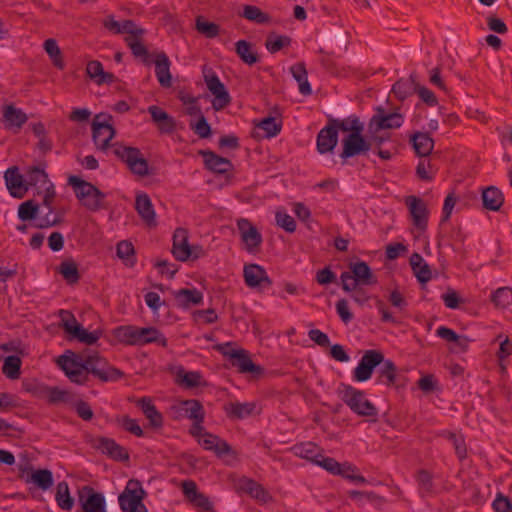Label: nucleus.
I'll return each instance as SVG.
<instances>
[{
    "label": "nucleus",
    "mask_w": 512,
    "mask_h": 512,
    "mask_svg": "<svg viewBox=\"0 0 512 512\" xmlns=\"http://www.w3.org/2000/svg\"><path fill=\"white\" fill-rule=\"evenodd\" d=\"M243 277L245 284L260 292L272 286V280L266 270L258 264H246L243 268Z\"/></svg>",
    "instance_id": "obj_14"
},
{
    "label": "nucleus",
    "mask_w": 512,
    "mask_h": 512,
    "mask_svg": "<svg viewBox=\"0 0 512 512\" xmlns=\"http://www.w3.org/2000/svg\"><path fill=\"white\" fill-rule=\"evenodd\" d=\"M178 378L180 379V383L187 388L197 387L200 384L201 375L195 371L189 372H179Z\"/></svg>",
    "instance_id": "obj_61"
},
{
    "label": "nucleus",
    "mask_w": 512,
    "mask_h": 512,
    "mask_svg": "<svg viewBox=\"0 0 512 512\" xmlns=\"http://www.w3.org/2000/svg\"><path fill=\"white\" fill-rule=\"evenodd\" d=\"M196 29L207 38H213L219 33V26L217 24L205 21L202 17L196 19Z\"/></svg>",
    "instance_id": "obj_56"
},
{
    "label": "nucleus",
    "mask_w": 512,
    "mask_h": 512,
    "mask_svg": "<svg viewBox=\"0 0 512 512\" xmlns=\"http://www.w3.org/2000/svg\"><path fill=\"white\" fill-rule=\"evenodd\" d=\"M350 271L343 272L340 276L342 289L346 292H351L356 289L358 285H371L376 283L373 273L364 261L350 263Z\"/></svg>",
    "instance_id": "obj_7"
},
{
    "label": "nucleus",
    "mask_w": 512,
    "mask_h": 512,
    "mask_svg": "<svg viewBox=\"0 0 512 512\" xmlns=\"http://www.w3.org/2000/svg\"><path fill=\"white\" fill-rule=\"evenodd\" d=\"M290 72L298 83L300 93L304 96L311 95L312 89L308 82L305 64L302 62L294 64L291 66Z\"/></svg>",
    "instance_id": "obj_37"
},
{
    "label": "nucleus",
    "mask_w": 512,
    "mask_h": 512,
    "mask_svg": "<svg viewBox=\"0 0 512 512\" xmlns=\"http://www.w3.org/2000/svg\"><path fill=\"white\" fill-rule=\"evenodd\" d=\"M290 43L291 39L288 36L271 34L267 37L265 46L270 53H276Z\"/></svg>",
    "instance_id": "obj_54"
},
{
    "label": "nucleus",
    "mask_w": 512,
    "mask_h": 512,
    "mask_svg": "<svg viewBox=\"0 0 512 512\" xmlns=\"http://www.w3.org/2000/svg\"><path fill=\"white\" fill-rule=\"evenodd\" d=\"M392 91L398 99H406L409 95L416 91V83L413 75H411L409 79H401L397 81L393 85Z\"/></svg>",
    "instance_id": "obj_45"
},
{
    "label": "nucleus",
    "mask_w": 512,
    "mask_h": 512,
    "mask_svg": "<svg viewBox=\"0 0 512 512\" xmlns=\"http://www.w3.org/2000/svg\"><path fill=\"white\" fill-rule=\"evenodd\" d=\"M226 411L230 418L237 420L245 419L249 416L260 413V409L256 402H230L229 405L226 406Z\"/></svg>",
    "instance_id": "obj_25"
},
{
    "label": "nucleus",
    "mask_w": 512,
    "mask_h": 512,
    "mask_svg": "<svg viewBox=\"0 0 512 512\" xmlns=\"http://www.w3.org/2000/svg\"><path fill=\"white\" fill-rule=\"evenodd\" d=\"M146 492L142 488L140 481L130 479L124 491L119 495L118 502L123 512H148L142 503Z\"/></svg>",
    "instance_id": "obj_8"
},
{
    "label": "nucleus",
    "mask_w": 512,
    "mask_h": 512,
    "mask_svg": "<svg viewBox=\"0 0 512 512\" xmlns=\"http://www.w3.org/2000/svg\"><path fill=\"white\" fill-rule=\"evenodd\" d=\"M219 438L208 432H205L202 437L198 439V443L206 450H213L219 457L224 453L218 443Z\"/></svg>",
    "instance_id": "obj_55"
},
{
    "label": "nucleus",
    "mask_w": 512,
    "mask_h": 512,
    "mask_svg": "<svg viewBox=\"0 0 512 512\" xmlns=\"http://www.w3.org/2000/svg\"><path fill=\"white\" fill-rule=\"evenodd\" d=\"M79 503L82 512H106L104 495L90 486H84L79 491Z\"/></svg>",
    "instance_id": "obj_16"
},
{
    "label": "nucleus",
    "mask_w": 512,
    "mask_h": 512,
    "mask_svg": "<svg viewBox=\"0 0 512 512\" xmlns=\"http://www.w3.org/2000/svg\"><path fill=\"white\" fill-rule=\"evenodd\" d=\"M22 361L20 357L11 355L4 359L2 373L9 379L15 380L20 377Z\"/></svg>",
    "instance_id": "obj_48"
},
{
    "label": "nucleus",
    "mask_w": 512,
    "mask_h": 512,
    "mask_svg": "<svg viewBox=\"0 0 512 512\" xmlns=\"http://www.w3.org/2000/svg\"><path fill=\"white\" fill-rule=\"evenodd\" d=\"M416 154L420 157H426L431 154L434 148V140L425 132H416L410 138Z\"/></svg>",
    "instance_id": "obj_35"
},
{
    "label": "nucleus",
    "mask_w": 512,
    "mask_h": 512,
    "mask_svg": "<svg viewBox=\"0 0 512 512\" xmlns=\"http://www.w3.org/2000/svg\"><path fill=\"white\" fill-rule=\"evenodd\" d=\"M148 112L162 133H171L175 129L174 119L162 108L152 105L148 107Z\"/></svg>",
    "instance_id": "obj_30"
},
{
    "label": "nucleus",
    "mask_w": 512,
    "mask_h": 512,
    "mask_svg": "<svg viewBox=\"0 0 512 512\" xmlns=\"http://www.w3.org/2000/svg\"><path fill=\"white\" fill-rule=\"evenodd\" d=\"M235 50L239 58L247 65H253L259 61L258 53L253 45L246 40H239L235 44Z\"/></svg>",
    "instance_id": "obj_39"
},
{
    "label": "nucleus",
    "mask_w": 512,
    "mask_h": 512,
    "mask_svg": "<svg viewBox=\"0 0 512 512\" xmlns=\"http://www.w3.org/2000/svg\"><path fill=\"white\" fill-rule=\"evenodd\" d=\"M172 294L175 298L177 306L181 308L196 306L201 304L203 301V294L196 288H183L173 291Z\"/></svg>",
    "instance_id": "obj_27"
},
{
    "label": "nucleus",
    "mask_w": 512,
    "mask_h": 512,
    "mask_svg": "<svg viewBox=\"0 0 512 512\" xmlns=\"http://www.w3.org/2000/svg\"><path fill=\"white\" fill-rule=\"evenodd\" d=\"M199 154L204 159L205 167L216 173H224V158L209 150H200Z\"/></svg>",
    "instance_id": "obj_46"
},
{
    "label": "nucleus",
    "mask_w": 512,
    "mask_h": 512,
    "mask_svg": "<svg viewBox=\"0 0 512 512\" xmlns=\"http://www.w3.org/2000/svg\"><path fill=\"white\" fill-rule=\"evenodd\" d=\"M141 37L142 35H130L125 38V42L135 57L141 58L145 64H150V55L147 48L140 41Z\"/></svg>",
    "instance_id": "obj_42"
},
{
    "label": "nucleus",
    "mask_w": 512,
    "mask_h": 512,
    "mask_svg": "<svg viewBox=\"0 0 512 512\" xmlns=\"http://www.w3.org/2000/svg\"><path fill=\"white\" fill-rule=\"evenodd\" d=\"M338 395L341 400L351 409L352 412L361 417H376L377 408L371 403L363 391L350 385L341 384L338 388Z\"/></svg>",
    "instance_id": "obj_5"
},
{
    "label": "nucleus",
    "mask_w": 512,
    "mask_h": 512,
    "mask_svg": "<svg viewBox=\"0 0 512 512\" xmlns=\"http://www.w3.org/2000/svg\"><path fill=\"white\" fill-rule=\"evenodd\" d=\"M27 119V115L20 108H16L14 105H5L3 107V122L6 128H17L19 130L26 123Z\"/></svg>",
    "instance_id": "obj_33"
},
{
    "label": "nucleus",
    "mask_w": 512,
    "mask_h": 512,
    "mask_svg": "<svg viewBox=\"0 0 512 512\" xmlns=\"http://www.w3.org/2000/svg\"><path fill=\"white\" fill-rule=\"evenodd\" d=\"M403 124V117L400 113H385L383 108H378L377 113L371 118L369 130L377 132L382 129H395Z\"/></svg>",
    "instance_id": "obj_17"
},
{
    "label": "nucleus",
    "mask_w": 512,
    "mask_h": 512,
    "mask_svg": "<svg viewBox=\"0 0 512 512\" xmlns=\"http://www.w3.org/2000/svg\"><path fill=\"white\" fill-rule=\"evenodd\" d=\"M113 336L122 344L141 346L139 327L133 325L118 326L113 330Z\"/></svg>",
    "instance_id": "obj_28"
},
{
    "label": "nucleus",
    "mask_w": 512,
    "mask_h": 512,
    "mask_svg": "<svg viewBox=\"0 0 512 512\" xmlns=\"http://www.w3.org/2000/svg\"><path fill=\"white\" fill-rule=\"evenodd\" d=\"M256 127L264 131L265 137L271 138L280 133L282 123L277 118L268 116L260 120Z\"/></svg>",
    "instance_id": "obj_49"
},
{
    "label": "nucleus",
    "mask_w": 512,
    "mask_h": 512,
    "mask_svg": "<svg viewBox=\"0 0 512 512\" xmlns=\"http://www.w3.org/2000/svg\"><path fill=\"white\" fill-rule=\"evenodd\" d=\"M203 77L209 91L216 97V100L213 102L215 109L224 108V84L210 67H203Z\"/></svg>",
    "instance_id": "obj_18"
},
{
    "label": "nucleus",
    "mask_w": 512,
    "mask_h": 512,
    "mask_svg": "<svg viewBox=\"0 0 512 512\" xmlns=\"http://www.w3.org/2000/svg\"><path fill=\"white\" fill-rule=\"evenodd\" d=\"M7 189L14 198L21 199L25 196L28 188L24 184L23 176L17 167L8 168L4 174Z\"/></svg>",
    "instance_id": "obj_20"
},
{
    "label": "nucleus",
    "mask_w": 512,
    "mask_h": 512,
    "mask_svg": "<svg viewBox=\"0 0 512 512\" xmlns=\"http://www.w3.org/2000/svg\"><path fill=\"white\" fill-rule=\"evenodd\" d=\"M494 305L500 309H506L512 304V289L510 287L498 288L491 297Z\"/></svg>",
    "instance_id": "obj_50"
},
{
    "label": "nucleus",
    "mask_w": 512,
    "mask_h": 512,
    "mask_svg": "<svg viewBox=\"0 0 512 512\" xmlns=\"http://www.w3.org/2000/svg\"><path fill=\"white\" fill-rule=\"evenodd\" d=\"M111 116L103 114L96 115L92 123V136L96 147L99 150L105 151L109 147V143L115 135V129L112 124L107 120H110Z\"/></svg>",
    "instance_id": "obj_11"
},
{
    "label": "nucleus",
    "mask_w": 512,
    "mask_h": 512,
    "mask_svg": "<svg viewBox=\"0 0 512 512\" xmlns=\"http://www.w3.org/2000/svg\"><path fill=\"white\" fill-rule=\"evenodd\" d=\"M316 465L324 468L326 471L333 475H339L343 463H339L334 458L331 457H325L323 453H321V457H319L318 462H316Z\"/></svg>",
    "instance_id": "obj_58"
},
{
    "label": "nucleus",
    "mask_w": 512,
    "mask_h": 512,
    "mask_svg": "<svg viewBox=\"0 0 512 512\" xmlns=\"http://www.w3.org/2000/svg\"><path fill=\"white\" fill-rule=\"evenodd\" d=\"M59 272L69 284H75L80 279L78 267L73 261H63L60 264Z\"/></svg>",
    "instance_id": "obj_51"
},
{
    "label": "nucleus",
    "mask_w": 512,
    "mask_h": 512,
    "mask_svg": "<svg viewBox=\"0 0 512 512\" xmlns=\"http://www.w3.org/2000/svg\"><path fill=\"white\" fill-rule=\"evenodd\" d=\"M290 451L299 458L306 459L313 464L318 462L321 457L322 449L313 442H303L295 444Z\"/></svg>",
    "instance_id": "obj_31"
},
{
    "label": "nucleus",
    "mask_w": 512,
    "mask_h": 512,
    "mask_svg": "<svg viewBox=\"0 0 512 512\" xmlns=\"http://www.w3.org/2000/svg\"><path fill=\"white\" fill-rule=\"evenodd\" d=\"M226 361L229 367L249 380H258L265 375V368L253 361L248 350L231 342H226Z\"/></svg>",
    "instance_id": "obj_4"
},
{
    "label": "nucleus",
    "mask_w": 512,
    "mask_h": 512,
    "mask_svg": "<svg viewBox=\"0 0 512 512\" xmlns=\"http://www.w3.org/2000/svg\"><path fill=\"white\" fill-rule=\"evenodd\" d=\"M155 74L159 84L164 88H169L172 85V75L170 73L171 62L165 52H158L155 54Z\"/></svg>",
    "instance_id": "obj_23"
},
{
    "label": "nucleus",
    "mask_w": 512,
    "mask_h": 512,
    "mask_svg": "<svg viewBox=\"0 0 512 512\" xmlns=\"http://www.w3.org/2000/svg\"><path fill=\"white\" fill-rule=\"evenodd\" d=\"M172 254L178 261H186L192 254L188 243V233L183 228H177L173 234Z\"/></svg>",
    "instance_id": "obj_21"
},
{
    "label": "nucleus",
    "mask_w": 512,
    "mask_h": 512,
    "mask_svg": "<svg viewBox=\"0 0 512 512\" xmlns=\"http://www.w3.org/2000/svg\"><path fill=\"white\" fill-rule=\"evenodd\" d=\"M137 406L142 410L145 417L149 420L150 426L160 428L163 425V416L157 410L152 400L147 397L141 398L137 402Z\"/></svg>",
    "instance_id": "obj_34"
},
{
    "label": "nucleus",
    "mask_w": 512,
    "mask_h": 512,
    "mask_svg": "<svg viewBox=\"0 0 512 512\" xmlns=\"http://www.w3.org/2000/svg\"><path fill=\"white\" fill-rule=\"evenodd\" d=\"M117 422L127 432H130L137 437L143 436V430L137 420L132 419L129 416H122L117 418Z\"/></svg>",
    "instance_id": "obj_57"
},
{
    "label": "nucleus",
    "mask_w": 512,
    "mask_h": 512,
    "mask_svg": "<svg viewBox=\"0 0 512 512\" xmlns=\"http://www.w3.org/2000/svg\"><path fill=\"white\" fill-rule=\"evenodd\" d=\"M57 364L64 371L68 379L78 385H84L89 381V374L102 382L117 381L124 373L111 366L98 352L90 354H77L67 350L59 356Z\"/></svg>",
    "instance_id": "obj_1"
},
{
    "label": "nucleus",
    "mask_w": 512,
    "mask_h": 512,
    "mask_svg": "<svg viewBox=\"0 0 512 512\" xmlns=\"http://www.w3.org/2000/svg\"><path fill=\"white\" fill-rule=\"evenodd\" d=\"M447 437L452 442L458 458L460 460L465 459L467 456V449L463 437L455 433H448Z\"/></svg>",
    "instance_id": "obj_62"
},
{
    "label": "nucleus",
    "mask_w": 512,
    "mask_h": 512,
    "mask_svg": "<svg viewBox=\"0 0 512 512\" xmlns=\"http://www.w3.org/2000/svg\"><path fill=\"white\" fill-rule=\"evenodd\" d=\"M113 153L121 159L133 174L144 177L149 175V164L140 149L121 144H114Z\"/></svg>",
    "instance_id": "obj_9"
},
{
    "label": "nucleus",
    "mask_w": 512,
    "mask_h": 512,
    "mask_svg": "<svg viewBox=\"0 0 512 512\" xmlns=\"http://www.w3.org/2000/svg\"><path fill=\"white\" fill-rule=\"evenodd\" d=\"M27 177H28V180H27L28 184L33 185V186L37 185L38 183H46L47 178H48L45 171L36 166L31 167L28 170Z\"/></svg>",
    "instance_id": "obj_64"
},
{
    "label": "nucleus",
    "mask_w": 512,
    "mask_h": 512,
    "mask_svg": "<svg viewBox=\"0 0 512 512\" xmlns=\"http://www.w3.org/2000/svg\"><path fill=\"white\" fill-rule=\"evenodd\" d=\"M356 472V466L348 462H344L339 475L355 483H365L366 479L363 476L356 474Z\"/></svg>",
    "instance_id": "obj_60"
},
{
    "label": "nucleus",
    "mask_w": 512,
    "mask_h": 512,
    "mask_svg": "<svg viewBox=\"0 0 512 512\" xmlns=\"http://www.w3.org/2000/svg\"><path fill=\"white\" fill-rule=\"evenodd\" d=\"M55 500L57 505L65 511H70L73 508L74 499L70 496L67 482L62 481L57 484Z\"/></svg>",
    "instance_id": "obj_43"
},
{
    "label": "nucleus",
    "mask_w": 512,
    "mask_h": 512,
    "mask_svg": "<svg viewBox=\"0 0 512 512\" xmlns=\"http://www.w3.org/2000/svg\"><path fill=\"white\" fill-rule=\"evenodd\" d=\"M240 15L245 19L257 24H266L271 20L267 13L263 12L260 8L254 5H244L243 12Z\"/></svg>",
    "instance_id": "obj_47"
},
{
    "label": "nucleus",
    "mask_w": 512,
    "mask_h": 512,
    "mask_svg": "<svg viewBox=\"0 0 512 512\" xmlns=\"http://www.w3.org/2000/svg\"><path fill=\"white\" fill-rule=\"evenodd\" d=\"M481 199L483 207L490 211H499L504 204V194L496 186H489L483 189Z\"/></svg>",
    "instance_id": "obj_29"
},
{
    "label": "nucleus",
    "mask_w": 512,
    "mask_h": 512,
    "mask_svg": "<svg viewBox=\"0 0 512 512\" xmlns=\"http://www.w3.org/2000/svg\"><path fill=\"white\" fill-rule=\"evenodd\" d=\"M465 241V234L460 227H452L448 236L442 238V242L450 246L454 251H459Z\"/></svg>",
    "instance_id": "obj_52"
},
{
    "label": "nucleus",
    "mask_w": 512,
    "mask_h": 512,
    "mask_svg": "<svg viewBox=\"0 0 512 512\" xmlns=\"http://www.w3.org/2000/svg\"><path fill=\"white\" fill-rule=\"evenodd\" d=\"M26 483H33L43 491L50 489L53 486L54 480L52 472L48 469H39L26 478Z\"/></svg>",
    "instance_id": "obj_40"
},
{
    "label": "nucleus",
    "mask_w": 512,
    "mask_h": 512,
    "mask_svg": "<svg viewBox=\"0 0 512 512\" xmlns=\"http://www.w3.org/2000/svg\"><path fill=\"white\" fill-rule=\"evenodd\" d=\"M97 442V448L112 459L117 461H127L129 459L127 450L121 445L117 444L115 440L106 437H100Z\"/></svg>",
    "instance_id": "obj_26"
},
{
    "label": "nucleus",
    "mask_w": 512,
    "mask_h": 512,
    "mask_svg": "<svg viewBox=\"0 0 512 512\" xmlns=\"http://www.w3.org/2000/svg\"><path fill=\"white\" fill-rule=\"evenodd\" d=\"M60 327L68 334V339L78 340L86 345H94L102 336V331L88 332L78 323L74 314L68 310L59 311Z\"/></svg>",
    "instance_id": "obj_6"
},
{
    "label": "nucleus",
    "mask_w": 512,
    "mask_h": 512,
    "mask_svg": "<svg viewBox=\"0 0 512 512\" xmlns=\"http://www.w3.org/2000/svg\"><path fill=\"white\" fill-rule=\"evenodd\" d=\"M340 131L347 133L342 139V152L340 157L344 160L359 155H365L371 149V142L366 140L362 133L364 124L356 116H349L339 122Z\"/></svg>",
    "instance_id": "obj_2"
},
{
    "label": "nucleus",
    "mask_w": 512,
    "mask_h": 512,
    "mask_svg": "<svg viewBox=\"0 0 512 512\" xmlns=\"http://www.w3.org/2000/svg\"><path fill=\"white\" fill-rule=\"evenodd\" d=\"M68 184L72 187L76 198L86 210L98 212L108 209L107 194L94 184L75 175L68 178Z\"/></svg>",
    "instance_id": "obj_3"
},
{
    "label": "nucleus",
    "mask_w": 512,
    "mask_h": 512,
    "mask_svg": "<svg viewBox=\"0 0 512 512\" xmlns=\"http://www.w3.org/2000/svg\"><path fill=\"white\" fill-rule=\"evenodd\" d=\"M39 211V205L33 200H27L18 207V217L22 221L33 220Z\"/></svg>",
    "instance_id": "obj_53"
},
{
    "label": "nucleus",
    "mask_w": 512,
    "mask_h": 512,
    "mask_svg": "<svg viewBox=\"0 0 512 512\" xmlns=\"http://www.w3.org/2000/svg\"><path fill=\"white\" fill-rule=\"evenodd\" d=\"M339 122L341 119H330L317 135V150L320 154L332 152L338 143Z\"/></svg>",
    "instance_id": "obj_15"
},
{
    "label": "nucleus",
    "mask_w": 512,
    "mask_h": 512,
    "mask_svg": "<svg viewBox=\"0 0 512 512\" xmlns=\"http://www.w3.org/2000/svg\"><path fill=\"white\" fill-rule=\"evenodd\" d=\"M180 415L191 420L204 418L205 413L202 404L196 399L181 401L179 404Z\"/></svg>",
    "instance_id": "obj_36"
},
{
    "label": "nucleus",
    "mask_w": 512,
    "mask_h": 512,
    "mask_svg": "<svg viewBox=\"0 0 512 512\" xmlns=\"http://www.w3.org/2000/svg\"><path fill=\"white\" fill-rule=\"evenodd\" d=\"M27 391L39 397L47 398L51 404H57L66 400L67 392L58 387H48L44 385H35L33 388L27 387Z\"/></svg>",
    "instance_id": "obj_32"
},
{
    "label": "nucleus",
    "mask_w": 512,
    "mask_h": 512,
    "mask_svg": "<svg viewBox=\"0 0 512 512\" xmlns=\"http://www.w3.org/2000/svg\"><path fill=\"white\" fill-rule=\"evenodd\" d=\"M383 362V353L378 350H367L361 357L353 371V378L357 382H364L371 378L373 370Z\"/></svg>",
    "instance_id": "obj_13"
},
{
    "label": "nucleus",
    "mask_w": 512,
    "mask_h": 512,
    "mask_svg": "<svg viewBox=\"0 0 512 512\" xmlns=\"http://www.w3.org/2000/svg\"><path fill=\"white\" fill-rule=\"evenodd\" d=\"M45 52L50 57L53 65L58 69L62 70L65 67L64 60L62 57L61 50L55 39L49 38L45 40L43 44Z\"/></svg>",
    "instance_id": "obj_44"
},
{
    "label": "nucleus",
    "mask_w": 512,
    "mask_h": 512,
    "mask_svg": "<svg viewBox=\"0 0 512 512\" xmlns=\"http://www.w3.org/2000/svg\"><path fill=\"white\" fill-rule=\"evenodd\" d=\"M135 209L147 226L155 227L157 225L153 204L146 193L136 196Z\"/></svg>",
    "instance_id": "obj_24"
},
{
    "label": "nucleus",
    "mask_w": 512,
    "mask_h": 512,
    "mask_svg": "<svg viewBox=\"0 0 512 512\" xmlns=\"http://www.w3.org/2000/svg\"><path fill=\"white\" fill-rule=\"evenodd\" d=\"M189 126L200 138H207L211 133L210 125L204 116H200L196 122L191 121Z\"/></svg>",
    "instance_id": "obj_63"
},
{
    "label": "nucleus",
    "mask_w": 512,
    "mask_h": 512,
    "mask_svg": "<svg viewBox=\"0 0 512 512\" xmlns=\"http://www.w3.org/2000/svg\"><path fill=\"white\" fill-rule=\"evenodd\" d=\"M405 203L411 214L413 224L418 229L424 230L427 227L428 220V209L425 202L416 196H408Z\"/></svg>",
    "instance_id": "obj_19"
},
{
    "label": "nucleus",
    "mask_w": 512,
    "mask_h": 512,
    "mask_svg": "<svg viewBox=\"0 0 512 512\" xmlns=\"http://www.w3.org/2000/svg\"><path fill=\"white\" fill-rule=\"evenodd\" d=\"M233 487L238 493H246L260 504H266L272 500L271 494L258 482L251 478L241 476L232 478Z\"/></svg>",
    "instance_id": "obj_12"
},
{
    "label": "nucleus",
    "mask_w": 512,
    "mask_h": 512,
    "mask_svg": "<svg viewBox=\"0 0 512 512\" xmlns=\"http://www.w3.org/2000/svg\"><path fill=\"white\" fill-rule=\"evenodd\" d=\"M376 382L386 386H393L396 382L397 367L391 360H384L380 364Z\"/></svg>",
    "instance_id": "obj_38"
},
{
    "label": "nucleus",
    "mask_w": 512,
    "mask_h": 512,
    "mask_svg": "<svg viewBox=\"0 0 512 512\" xmlns=\"http://www.w3.org/2000/svg\"><path fill=\"white\" fill-rule=\"evenodd\" d=\"M141 346L149 343H157L162 347L167 346L166 337L155 327H139Z\"/></svg>",
    "instance_id": "obj_41"
},
{
    "label": "nucleus",
    "mask_w": 512,
    "mask_h": 512,
    "mask_svg": "<svg viewBox=\"0 0 512 512\" xmlns=\"http://www.w3.org/2000/svg\"><path fill=\"white\" fill-rule=\"evenodd\" d=\"M276 224L289 233L296 230V222L292 216L284 211H277L275 215Z\"/></svg>",
    "instance_id": "obj_59"
},
{
    "label": "nucleus",
    "mask_w": 512,
    "mask_h": 512,
    "mask_svg": "<svg viewBox=\"0 0 512 512\" xmlns=\"http://www.w3.org/2000/svg\"><path fill=\"white\" fill-rule=\"evenodd\" d=\"M103 26L114 34L143 35L144 29L138 27L132 20L119 22L113 16H108L103 21Z\"/></svg>",
    "instance_id": "obj_22"
},
{
    "label": "nucleus",
    "mask_w": 512,
    "mask_h": 512,
    "mask_svg": "<svg viewBox=\"0 0 512 512\" xmlns=\"http://www.w3.org/2000/svg\"><path fill=\"white\" fill-rule=\"evenodd\" d=\"M237 227L243 249L250 254H257L263 242L261 233L245 218L237 220Z\"/></svg>",
    "instance_id": "obj_10"
}]
</instances>
